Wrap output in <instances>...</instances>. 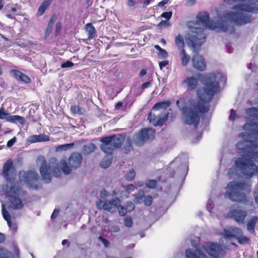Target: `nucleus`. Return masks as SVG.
I'll list each match as a JSON object with an SVG mask.
<instances>
[{"mask_svg":"<svg viewBox=\"0 0 258 258\" xmlns=\"http://www.w3.org/2000/svg\"><path fill=\"white\" fill-rule=\"evenodd\" d=\"M74 66V63L70 60H68L64 62H63L61 64V68L62 69L71 68Z\"/></svg>","mask_w":258,"mask_h":258,"instance_id":"obj_50","label":"nucleus"},{"mask_svg":"<svg viewBox=\"0 0 258 258\" xmlns=\"http://www.w3.org/2000/svg\"><path fill=\"white\" fill-rule=\"evenodd\" d=\"M216 78L214 72L201 75L204 87L198 90V100H191L188 106H184L181 109L187 124L197 126L200 122V117L209 112V102L220 87Z\"/></svg>","mask_w":258,"mask_h":258,"instance_id":"obj_1","label":"nucleus"},{"mask_svg":"<svg viewBox=\"0 0 258 258\" xmlns=\"http://www.w3.org/2000/svg\"><path fill=\"white\" fill-rule=\"evenodd\" d=\"M16 140L17 139L15 137L13 138L7 142V146L9 148L11 147L16 143Z\"/></svg>","mask_w":258,"mask_h":258,"instance_id":"obj_55","label":"nucleus"},{"mask_svg":"<svg viewBox=\"0 0 258 258\" xmlns=\"http://www.w3.org/2000/svg\"><path fill=\"white\" fill-rule=\"evenodd\" d=\"M171 105V102L168 100L158 102L155 103L151 109V111H154L160 109L165 110Z\"/></svg>","mask_w":258,"mask_h":258,"instance_id":"obj_23","label":"nucleus"},{"mask_svg":"<svg viewBox=\"0 0 258 258\" xmlns=\"http://www.w3.org/2000/svg\"><path fill=\"white\" fill-rule=\"evenodd\" d=\"M127 5L129 7H134L135 6V2L133 0H128Z\"/></svg>","mask_w":258,"mask_h":258,"instance_id":"obj_63","label":"nucleus"},{"mask_svg":"<svg viewBox=\"0 0 258 258\" xmlns=\"http://www.w3.org/2000/svg\"><path fill=\"white\" fill-rule=\"evenodd\" d=\"M158 182L155 179H149L146 183V185L150 188H155L157 185Z\"/></svg>","mask_w":258,"mask_h":258,"instance_id":"obj_38","label":"nucleus"},{"mask_svg":"<svg viewBox=\"0 0 258 258\" xmlns=\"http://www.w3.org/2000/svg\"><path fill=\"white\" fill-rule=\"evenodd\" d=\"M10 74L18 82L25 84H30L31 82V79L28 76L18 70H12L10 71Z\"/></svg>","mask_w":258,"mask_h":258,"instance_id":"obj_18","label":"nucleus"},{"mask_svg":"<svg viewBox=\"0 0 258 258\" xmlns=\"http://www.w3.org/2000/svg\"><path fill=\"white\" fill-rule=\"evenodd\" d=\"M179 55L182 66H187L191 59L190 55L187 53L185 49L180 50Z\"/></svg>","mask_w":258,"mask_h":258,"instance_id":"obj_26","label":"nucleus"},{"mask_svg":"<svg viewBox=\"0 0 258 258\" xmlns=\"http://www.w3.org/2000/svg\"><path fill=\"white\" fill-rule=\"evenodd\" d=\"M1 175L7 183H13L17 175L16 168L12 159L7 160L4 164Z\"/></svg>","mask_w":258,"mask_h":258,"instance_id":"obj_8","label":"nucleus"},{"mask_svg":"<svg viewBox=\"0 0 258 258\" xmlns=\"http://www.w3.org/2000/svg\"><path fill=\"white\" fill-rule=\"evenodd\" d=\"M224 238L225 240L231 239L232 238L236 239L238 234L243 233L242 230L237 227H232L229 229H224L223 230Z\"/></svg>","mask_w":258,"mask_h":258,"instance_id":"obj_17","label":"nucleus"},{"mask_svg":"<svg viewBox=\"0 0 258 258\" xmlns=\"http://www.w3.org/2000/svg\"><path fill=\"white\" fill-rule=\"evenodd\" d=\"M132 149V141L130 138H127L123 147L124 152L125 153H128Z\"/></svg>","mask_w":258,"mask_h":258,"instance_id":"obj_35","label":"nucleus"},{"mask_svg":"<svg viewBox=\"0 0 258 258\" xmlns=\"http://www.w3.org/2000/svg\"><path fill=\"white\" fill-rule=\"evenodd\" d=\"M153 79L152 77H150L148 79V81L144 84H142L141 86V89L142 90H144L146 88L150 87L152 83Z\"/></svg>","mask_w":258,"mask_h":258,"instance_id":"obj_44","label":"nucleus"},{"mask_svg":"<svg viewBox=\"0 0 258 258\" xmlns=\"http://www.w3.org/2000/svg\"><path fill=\"white\" fill-rule=\"evenodd\" d=\"M118 210L119 214L120 216H124L127 213V210H126V207H124L120 205L119 207L117 208Z\"/></svg>","mask_w":258,"mask_h":258,"instance_id":"obj_47","label":"nucleus"},{"mask_svg":"<svg viewBox=\"0 0 258 258\" xmlns=\"http://www.w3.org/2000/svg\"><path fill=\"white\" fill-rule=\"evenodd\" d=\"M125 207L127 212H131L135 209V206L133 202L130 201L126 203Z\"/></svg>","mask_w":258,"mask_h":258,"instance_id":"obj_49","label":"nucleus"},{"mask_svg":"<svg viewBox=\"0 0 258 258\" xmlns=\"http://www.w3.org/2000/svg\"><path fill=\"white\" fill-rule=\"evenodd\" d=\"M253 197L255 203L258 205V183L256 184L253 191Z\"/></svg>","mask_w":258,"mask_h":258,"instance_id":"obj_52","label":"nucleus"},{"mask_svg":"<svg viewBox=\"0 0 258 258\" xmlns=\"http://www.w3.org/2000/svg\"><path fill=\"white\" fill-rule=\"evenodd\" d=\"M110 202L111 204V206L113 208L117 209L119 207L120 204V200L118 198H115L112 199Z\"/></svg>","mask_w":258,"mask_h":258,"instance_id":"obj_40","label":"nucleus"},{"mask_svg":"<svg viewBox=\"0 0 258 258\" xmlns=\"http://www.w3.org/2000/svg\"><path fill=\"white\" fill-rule=\"evenodd\" d=\"M170 25L169 22L166 20L161 21L159 24H158L159 26L162 27V26H164L165 27H168Z\"/></svg>","mask_w":258,"mask_h":258,"instance_id":"obj_58","label":"nucleus"},{"mask_svg":"<svg viewBox=\"0 0 258 258\" xmlns=\"http://www.w3.org/2000/svg\"><path fill=\"white\" fill-rule=\"evenodd\" d=\"M124 223L127 227H131L133 226V222L131 217L127 216L124 219Z\"/></svg>","mask_w":258,"mask_h":258,"instance_id":"obj_43","label":"nucleus"},{"mask_svg":"<svg viewBox=\"0 0 258 258\" xmlns=\"http://www.w3.org/2000/svg\"><path fill=\"white\" fill-rule=\"evenodd\" d=\"M229 216L238 223H244L247 215L246 211L240 209H234L229 212Z\"/></svg>","mask_w":258,"mask_h":258,"instance_id":"obj_13","label":"nucleus"},{"mask_svg":"<svg viewBox=\"0 0 258 258\" xmlns=\"http://www.w3.org/2000/svg\"><path fill=\"white\" fill-rule=\"evenodd\" d=\"M102 208L104 210L107 211H111L112 209H113L111 204L110 202V201L109 200H106L103 202V204L102 206Z\"/></svg>","mask_w":258,"mask_h":258,"instance_id":"obj_37","label":"nucleus"},{"mask_svg":"<svg viewBox=\"0 0 258 258\" xmlns=\"http://www.w3.org/2000/svg\"><path fill=\"white\" fill-rule=\"evenodd\" d=\"M250 125L256 127L251 130L250 134L253 140L244 139L236 144L237 149L243 154L234 161L235 166L247 179L258 174V167L254 163L258 162V122H252Z\"/></svg>","mask_w":258,"mask_h":258,"instance_id":"obj_3","label":"nucleus"},{"mask_svg":"<svg viewBox=\"0 0 258 258\" xmlns=\"http://www.w3.org/2000/svg\"><path fill=\"white\" fill-rule=\"evenodd\" d=\"M258 222V216L254 215L250 217L246 223V229L251 234H256L255 227Z\"/></svg>","mask_w":258,"mask_h":258,"instance_id":"obj_20","label":"nucleus"},{"mask_svg":"<svg viewBox=\"0 0 258 258\" xmlns=\"http://www.w3.org/2000/svg\"><path fill=\"white\" fill-rule=\"evenodd\" d=\"M136 175L135 171L134 169L130 170L125 175V178L127 180H132L134 179Z\"/></svg>","mask_w":258,"mask_h":258,"instance_id":"obj_46","label":"nucleus"},{"mask_svg":"<svg viewBox=\"0 0 258 258\" xmlns=\"http://www.w3.org/2000/svg\"><path fill=\"white\" fill-rule=\"evenodd\" d=\"M9 227L13 230V231L16 232L17 229V226L16 223H13L11 221V225L9 226Z\"/></svg>","mask_w":258,"mask_h":258,"instance_id":"obj_61","label":"nucleus"},{"mask_svg":"<svg viewBox=\"0 0 258 258\" xmlns=\"http://www.w3.org/2000/svg\"><path fill=\"white\" fill-rule=\"evenodd\" d=\"M111 159H104L100 162V166L103 168H106L111 165Z\"/></svg>","mask_w":258,"mask_h":258,"instance_id":"obj_41","label":"nucleus"},{"mask_svg":"<svg viewBox=\"0 0 258 258\" xmlns=\"http://www.w3.org/2000/svg\"><path fill=\"white\" fill-rule=\"evenodd\" d=\"M172 12H163L161 15V17L162 18H164L166 19L167 20H169L172 17Z\"/></svg>","mask_w":258,"mask_h":258,"instance_id":"obj_51","label":"nucleus"},{"mask_svg":"<svg viewBox=\"0 0 258 258\" xmlns=\"http://www.w3.org/2000/svg\"><path fill=\"white\" fill-rule=\"evenodd\" d=\"M12 252L0 245V258H20V251L16 242L12 243Z\"/></svg>","mask_w":258,"mask_h":258,"instance_id":"obj_10","label":"nucleus"},{"mask_svg":"<svg viewBox=\"0 0 258 258\" xmlns=\"http://www.w3.org/2000/svg\"><path fill=\"white\" fill-rule=\"evenodd\" d=\"M169 2V0H163L158 4V6L160 7H163L165 5L167 4Z\"/></svg>","mask_w":258,"mask_h":258,"instance_id":"obj_62","label":"nucleus"},{"mask_svg":"<svg viewBox=\"0 0 258 258\" xmlns=\"http://www.w3.org/2000/svg\"><path fill=\"white\" fill-rule=\"evenodd\" d=\"M197 19L203 26H205V25L208 23V21L210 19V16L207 12H200L197 16Z\"/></svg>","mask_w":258,"mask_h":258,"instance_id":"obj_27","label":"nucleus"},{"mask_svg":"<svg viewBox=\"0 0 258 258\" xmlns=\"http://www.w3.org/2000/svg\"><path fill=\"white\" fill-rule=\"evenodd\" d=\"M238 243L241 245L250 244L251 243L250 238L243 235V233L241 234H238L236 237Z\"/></svg>","mask_w":258,"mask_h":258,"instance_id":"obj_30","label":"nucleus"},{"mask_svg":"<svg viewBox=\"0 0 258 258\" xmlns=\"http://www.w3.org/2000/svg\"><path fill=\"white\" fill-rule=\"evenodd\" d=\"M6 240V236L4 233L0 232V244L4 243Z\"/></svg>","mask_w":258,"mask_h":258,"instance_id":"obj_60","label":"nucleus"},{"mask_svg":"<svg viewBox=\"0 0 258 258\" xmlns=\"http://www.w3.org/2000/svg\"><path fill=\"white\" fill-rule=\"evenodd\" d=\"M204 250L212 257H214L222 252L225 253V251L221 245L214 242L206 245L204 247Z\"/></svg>","mask_w":258,"mask_h":258,"instance_id":"obj_14","label":"nucleus"},{"mask_svg":"<svg viewBox=\"0 0 258 258\" xmlns=\"http://www.w3.org/2000/svg\"><path fill=\"white\" fill-rule=\"evenodd\" d=\"M226 1L230 5L237 2H247L249 4H242L235 5L233 9L237 10L236 12L224 13L216 23L209 20L208 23L205 25V27L211 30L218 28L221 32L229 31V33L232 34L235 31V27L231 22L238 26L245 25L251 23L253 20L252 16L246 13H258V5L256 4L258 0H226Z\"/></svg>","mask_w":258,"mask_h":258,"instance_id":"obj_2","label":"nucleus"},{"mask_svg":"<svg viewBox=\"0 0 258 258\" xmlns=\"http://www.w3.org/2000/svg\"><path fill=\"white\" fill-rule=\"evenodd\" d=\"M169 61L168 60H163L159 62V68L160 70H162L163 68L168 64Z\"/></svg>","mask_w":258,"mask_h":258,"instance_id":"obj_56","label":"nucleus"},{"mask_svg":"<svg viewBox=\"0 0 258 258\" xmlns=\"http://www.w3.org/2000/svg\"><path fill=\"white\" fill-rule=\"evenodd\" d=\"M21 188L15 185H12L10 188L6 190V192L9 198L10 206L14 210L20 209L23 208V203L19 198Z\"/></svg>","mask_w":258,"mask_h":258,"instance_id":"obj_7","label":"nucleus"},{"mask_svg":"<svg viewBox=\"0 0 258 258\" xmlns=\"http://www.w3.org/2000/svg\"><path fill=\"white\" fill-rule=\"evenodd\" d=\"M237 117V114L236 111L234 109H231L230 110V114L229 115V118L232 121H234L236 118Z\"/></svg>","mask_w":258,"mask_h":258,"instance_id":"obj_54","label":"nucleus"},{"mask_svg":"<svg viewBox=\"0 0 258 258\" xmlns=\"http://www.w3.org/2000/svg\"><path fill=\"white\" fill-rule=\"evenodd\" d=\"M182 84H185L188 90L192 91L196 89L199 84L198 79L193 77H187L182 81Z\"/></svg>","mask_w":258,"mask_h":258,"instance_id":"obj_19","label":"nucleus"},{"mask_svg":"<svg viewBox=\"0 0 258 258\" xmlns=\"http://www.w3.org/2000/svg\"><path fill=\"white\" fill-rule=\"evenodd\" d=\"M38 160L41 161L39 171L42 179L48 183L51 181V174L58 177L62 171L64 174L68 175L71 172L72 169L79 168L82 162L83 157L78 152H73L68 159V164L65 160H61L59 163L56 159L53 160L54 162L47 164L43 156H39Z\"/></svg>","mask_w":258,"mask_h":258,"instance_id":"obj_4","label":"nucleus"},{"mask_svg":"<svg viewBox=\"0 0 258 258\" xmlns=\"http://www.w3.org/2000/svg\"><path fill=\"white\" fill-rule=\"evenodd\" d=\"M53 24H54V20L52 19H50L48 23L47 26L46 28L45 33V36L46 37H47L50 34V33L51 31Z\"/></svg>","mask_w":258,"mask_h":258,"instance_id":"obj_36","label":"nucleus"},{"mask_svg":"<svg viewBox=\"0 0 258 258\" xmlns=\"http://www.w3.org/2000/svg\"><path fill=\"white\" fill-rule=\"evenodd\" d=\"M174 43L177 48L180 51L184 50L185 47V43L183 36L181 34H178L174 38Z\"/></svg>","mask_w":258,"mask_h":258,"instance_id":"obj_25","label":"nucleus"},{"mask_svg":"<svg viewBox=\"0 0 258 258\" xmlns=\"http://www.w3.org/2000/svg\"><path fill=\"white\" fill-rule=\"evenodd\" d=\"M2 214L4 219L7 222L8 226L11 225V218L9 212L5 209L3 205L2 207Z\"/></svg>","mask_w":258,"mask_h":258,"instance_id":"obj_34","label":"nucleus"},{"mask_svg":"<svg viewBox=\"0 0 258 258\" xmlns=\"http://www.w3.org/2000/svg\"><path fill=\"white\" fill-rule=\"evenodd\" d=\"M111 137H104L101 139L100 148L104 153L107 154H112L114 149L112 142H111Z\"/></svg>","mask_w":258,"mask_h":258,"instance_id":"obj_15","label":"nucleus"},{"mask_svg":"<svg viewBox=\"0 0 258 258\" xmlns=\"http://www.w3.org/2000/svg\"><path fill=\"white\" fill-rule=\"evenodd\" d=\"M154 131L150 128H142L137 136L136 143L139 145H142L147 140H149L151 136H153Z\"/></svg>","mask_w":258,"mask_h":258,"instance_id":"obj_12","label":"nucleus"},{"mask_svg":"<svg viewBox=\"0 0 258 258\" xmlns=\"http://www.w3.org/2000/svg\"><path fill=\"white\" fill-rule=\"evenodd\" d=\"M21 180L31 188L37 189L40 186L39 175L34 171L29 170L24 172Z\"/></svg>","mask_w":258,"mask_h":258,"instance_id":"obj_9","label":"nucleus"},{"mask_svg":"<svg viewBox=\"0 0 258 258\" xmlns=\"http://www.w3.org/2000/svg\"><path fill=\"white\" fill-rule=\"evenodd\" d=\"M158 56L160 58L165 59L168 56V53L166 50L162 48L160 51H159Z\"/></svg>","mask_w":258,"mask_h":258,"instance_id":"obj_48","label":"nucleus"},{"mask_svg":"<svg viewBox=\"0 0 258 258\" xmlns=\"http://www.w3.org/2000/svg\"><path fill=\"white\" fill-rule=\"evenodd\" d=\"M61 26L60 23H57L56 25V29H55V33H58L60 29H61Z\"/></svg>","mask_w":258,"mask_h":258,"instance_id":"obj_64","label":"nucleus"},{"mask_svg":"<svg viewBox=\"0 0 258 258\" xmlns=\"http://www.w3.org/2000/svg\"><path fill=\"white\" fill-rule=\"evenodd\" d=\"M71 110L74 114H80L81 113V108L78 105H74L71 106Z\"/></svg>","mask_w":258,"mask_h":258,"instance_id":"obj_45","label":"nucleus"},{"mask_svg":"<svg viewBox=\"0 0 258 258\" xmlns=\"http://www.w3.org/2000/svg\"><path fill=\"white\" fill-rule=\"evenodd\" d=\"M53 0H44L39 7L37 12V16H41L44 14L46 9L50 6Z\"/></svg>","mask_w":258,"mask_h":258,"instance_id":"obj_24","label":"nucleus"},{"mask_svg":"<svg viewBox=\"0 0 258 258\" xmlns=\"http://www.w3.org/2000/svg\"><path fill=\"white\" fill-rule=\"evenodd\" d=\"M74 146V143L66 144L61 145H59L57 147V149L60 150H67L69 148L73 147Z\"/></svg>","mask_w":258,"mask_h":258,"instance_id":"obj_42","label":"nucleus"},{"mask_svg":"<svg viewBox=\"0 0 258 258\" xmlns=\"http://www.w3.org/2000/svg\"><path fill=\"white\" fill-rule=\"evenodd\" d=\"M143 202L146 206H150L153 203V198L152 196L148 195L145 196L144 198Z\"/></svg>","mask_w":258,"mask_h":258,"instance_id":"obj_39","label":"nucleus"},{"mask_svg":"<svg viewBox=\"0 0 258 258\" xmlns=\"http://www.w3.org/2000/svg\"><path fill=\"white\" fill-rule=\"evenodd\" d=\"M246 114L252 117L254 120H258V109L255 107H251L246 110Z\"/></svg>","mask_w":258,"mask_h":258,"instance_id":"obj_32","label":"nucleus"},{"mask_svg":"<svg viewBox=\"0 0 258 258\" xmlns=\"http://www.w3.org/2000/svg\"><path fill=\"white\" fill-rule=\"evenodd\" d=\"M169 113L166 112L162 117H157L155 114L150 112L148 115V119L154 126L162 125L168 119Z\"/></svg>","mask_w":258,"mask_h":258,"instance_id":"obj_16","label":"nucleus"},{"mask_svg":"<svg viewBox=\"0 0 258 258\" xmlns=\"http://www.w3.org/2000/svg\"><path fill=\"white\" fill-rule=\"evenodd\" d=\"M144 191L143 189H140L135 195L134 202L136 204H141L143 202V198L145 196Z\"/></svg>","mask_w":258,"mask_h":258,"instance_id":"obj_33","label":"nucleus"},{"mask_svg":"<svg viewBox=\"0 0 258 258\" xmlns=\"http://www.w3.org/2000/svg\"><path fill=\"white\" fill-rule=\"evenodd\" d=\"M109 137H111V142L115 149L120 148L125 140V136L121 134L112 135Z\"/></svg>","mask_w":258,"mask_h":258,"instance_id":"obj_22","label":"nucleus"},{"mask_svg":"<svg viewBox=\"0 0 258 258\" xmlns=\"http://www.w3.org/2000/svg\"><path fill=\"white\" fill-rule=\"evenodd\" d=\"M30 138V141L31 143L42 142L49 141V137L45 134L32 135Z\"/></svg>","mask_w":258,"mask_h":258,"instance_id":"obj_28","label":"nucleus"},{"mask_svg":"<svg viewBox=\"0 0 258 258\" xmlns=\"http://www.w3.org/2000/svg\"><path fill=\"white\" fill-rule=\"evenodd\" d=\"M185 255L187 258H208L206 254L198 249L195 250L187 249L185 251Z\"/></svg>","mask_w":258,"mask_h":258,"instance_id":"obj_21","label":"nucleus"},{"mask_svg":"<svg viewBox=\"0 0 258 258\" xmlns=\"http://www.w3.org/2000/svg\"><path fill=\"white\" fill-rule=\"evenodd\" d=\"M59 213V209H54L53 210V212L51 216V217L52 219H54L58 215Z\"/></svg>","mask_w":258,"mask_h":258,"instance_id":"obj_59","label":"nucleus"},{"mask_svg":"<svg viewBox=\"0 0 258 258\" xmlns=\"http://www.w3.org/2000/svg\"><path fill=\"white\" fill-rule=\"evenodd\" d=\"M238 189L245 191L249 194L251 191V184L245 181H230L227 185L224 196L232 202L248 204L250 198L245 193L238 191Z\"/></svg>","mask_w":258,"mask_h":258,"instance_id":"obj_6","label":"nucleus"},{"mask_svg":"<svg viewBox=\"0 0 258 258\" xmlns=\"http://www.w3.org/2000/svg\"><path fill=\"white\" fill-rule=\"evenodd\" d=\"M98 239L103 243L105 247H108L109 246V241L103 237L102 236H100L98 237Z\"/></svg>","mask_w":258,"mask_h":258,"instance_id":"obj_53","label":"nucleus"},{"mask_svg":"<svg viewBox=\"0 0 258 258\" xmlns=\"http://www.w3.org/2000/svg\"><path fill=\"white\" fill-rule=\"evenodd\" d=\"M195 26L189 27L190 33H188L185 39L187 46L195 54L191 58L192 65L194 69L199 72H203L206 70L207 64L203 55L199 54L202 46L205 41L206 35L204 32V29Z\"/></svg>","mask_w":258,"mask_h":258,"instance_id":"obj_5","label":"nucleus"},{"mask_svg":"<svg viewBox=\"0 0 258 258\" xmlns=\"http://www.w3.org/2000/svg\"><path fill=\"white\" fill-rule=\"evenodd\" d=\"M86 30L88 33V38L90 39L94 38L96 35V30L92 23H87L85 25Z\"/></svg>","mask_w":258,"mask_h":258,"instance_id":"obj_29","label":"nucleus"},{"mask_svg":"<svg viewBox=\"0 0 258 258\" xmlns=\"http://www.w3.org/2000/svg\"><path fill=\"white\" fill-rule=\"evenodd\" d=\"M0 119H6L7 121L12 123H16L17 122H19L22 125L25 123V119L24 117L18 115H10L3 108L0 109Z\"/></svg>","mask_w":258,"mask_h":258,"instance_id":"obj_11","label":"nucleus"},{"mask_svg":"<svg viewBox=\"0 0 258 258\" xmlns=\"http://www.w3.org/2000/svg\"><path fill=\"white\" fill-rule=\"evenodd\" d=\"M96 146L93 143L85 145L82 149V153L84 155H88L93 152L96 149Z\"/></svg>","mask_w":258,"mask_h":258,"instance_id":"obj_31","label":"nucleus"},{"mask_svg":"<svg viewBox=\"0 0 258 258\" xmlns=\"http://www.w3.org/2000/svg\"><path fill=\"white\" fill-rule=\"evenodd\" d=\"M135 188V186L133 184H128L125 187V190L128 192L134 191Z\"/></svg>","mask_w":258,"mask_h":258,"instance_id":"obj_57","label":"nucleus"}]
</instances>
